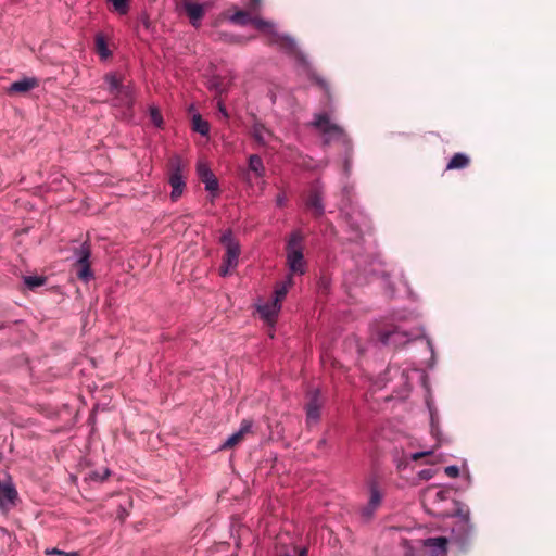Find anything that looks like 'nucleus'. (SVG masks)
I'll return each mask as SVG.
<instances>
[{
    "label": "nucleus",
    "mask_w": 556,
    "mask_h": 556,
    "mask_svg": "<svg viewBox=\"0 0 556 556\" xmlns=\"http://www.w3.org/2000/svg\"><path fill=\"white\" fill-rule=\"evenodd\" d=\"M315 86L320 88L326 97L327 111L315 113V135L320 140L323 148L340 144L343 150L352 149V140L345 129L333 118V99L329 83L321 76L315 74Z\"/></svg>",
    "instance_id": "obj_1"
},
{
    "label": "nucleus",
    "mask_w": 556,
    "mask_h": 556,
    "mask_svg": "<svg viewBox=\"0 0 556 556\" xmlns=\"http://www.w3.org/2000/svg\"><path fill=\"white\" fill-rule=\"evenodd\" d=\"M256 29L271 36V43L291 56L299 67H307L308 61L306 56L299 50L296 42L292 37L277 31L276 24L262 17H252V22Z\"/></svg>",
    "instance_id": "obj_2"
},
{
    "label": "nucleus",
    "mask_w": 556,
    "mask_h": 556,
    "mask_svg": "<svg viewBox=\"0 0 556 556\" xmlns=\"http://www.w3.org/2000/svg\"><path fill=\"white\" fill-rule=\"evenodd\" d=\"M456 509L450 514V517L458 518L455 526L452 528L453 540L462 547L465 548L469 545L473 526L470 522L469 508L463 503L455 501Z\"/></svg>",
    "instance_id": "obj_3"
},
{
    "label": "nucleus",
    "mask_w": 556,
    "mask_h": 556,
    "mask_svg": "<svg viewBox=\"0 0 556 556\" xmlns=\"http://www.w3.org/2000/svg\"><path fill=\"white\" fill-rule=\"evenodd\" d=\"M220 243L225 247V255L219 267V275L227 277L233 271L239 264L240 244L235 238L232 230L227 229L219 238Z\"/></svg>",
    "instance_id": "obj_4"
},
{
    "label": "nucleus",
    "mask_w": 556,
    "mask_h": 556,
    "mask_svg": "<svg viewBox=\"0 0 556 556\" xmlns=\"http://www.w3.org/2000/svg\"><path fill=\"white\" fill-rule=\"evenodd\" d=\"M287 263L293 274H304L303 236L301 231H292L286 247Z\"/></svg>",
    "instance_id": "obj_5"
},
{
    "label": "nucleus",
    "mask_w": 556,
    "mask_h": 556,
    "mask_svg": "<svg viewBox=\"0 0 556 556\" xmlns=\"http://www.w3.org/2000/svg\"><path fill=\"white\" fill-rule=\"evenodd\" d=\"M366 486L368 490V501L359 509V516L363 521L368 522L375 517L376 511L382 505L384 498V490L376 477L369 478L366 482Z\"/></svg>",
    "instance_id": "obj_6"
},
{
    "label": "nucleus",
    "mask_w": 556,
    "mask_h": 556,
    "mask_svg": "<svg viewBox=\"0 0 556 556\" xmlns=\"http://www.w3.org/2000/svg\"><path fill=\"white\" fill-rule=\"evenodd\" d=\"M91 247L88 241L83 242L78 248L73 250V260L75 266L78 267L77 277L84 282H89L94 278V274L90 264Z\"/></svg>",
    "instance_id": "obj_7"
},
{
    "label": "nucleus",
    "mask_w": 556,
    "mask_h": 556,
    "mask_svg": "<svg viewBox=\"0 0 556 556\" xmlns=\"http://www.w3.org/2000/svg\"><path fill=\"white\" fill-rule=\"evenodd\" d=\"M376 337L383 346H393L395 349L404 346L414 340L412 333L401 329L399 326L377 329Z\"/></svg>",
    "instance_id": "obj_8"
},
{
    "label": "nucleus",
    "mask_w": 556,
    "mask_h": 556,
    "mask_svg": "<svg viewBox=\"0 0 556 556\" xmlns=\"http://www.w3.org/2000/svg\"><path fill=\"white\" fill-rule=\"evenodd\" d=\"M168 184L172 187L170 201L177 202L185 192L186 178L184 175V164L179 156H175L170 161V170L168 176Z\"/></svg>",
    "instance_id": "obj_9"
},
{
    "label": "nucleus",
    "mask_w": 556,
    "mask_h": 556,
    "mask_svg": "<svg viewBox=\"0 0 556 556\" xmlns=\"http://www.w3.org/2000/svg\"><path fill=\"white\" fill-rule=\"evenodd\" d=\"M18 501V493L12 480L7 473L3 480H0V511L7 513L13 508Z\"/></svg>",
    "instance_id": "obj_10"
},
{
    "label": "nucleus",
    "mask_w": 556,
    "mask_h": 556,
    "mask_svg": "<svg viewBox=\"0 0 556 556\" xmlns=\"http://www.w3.org/2000/svg\"><path fill=\"white\" fill-rule=\"evenodd\" d=\"M197 174L204 184L205 190L210 193L211 201H214L219 194V182L212 169L205 164L197 166Z\"/></svg>",
    "instance_id": "obj_11"
},
{
    "label": "nucleus",
    "mask_w": 556,
    "mask_h": 556,
    "mask_svg": "<svg viewBox=\"0 0 556 556\" xmlns=\"http://www.w3.org/2000/svg\"><path fill=\"white\" fill-rule=\"evenodd\" d=\"M114 105L131 109L135 104V89L132 85H124L116 93H113Z\"/></svg>",
    "instance_id": "obj_12"
},
{
    "label": "nucleus",
    "mask_w": 556,
    "mask_h": 556,
    "mask_svg": "<svg viewBox=\"0 0 556 556\" xmlns=\"http://www.w3.org/2000/svg\"><path fill=\"white\" fill-rule=\"evenodd\" d=\"M448 540L445 536L428 538L422 540V546L429 548L431 556H444L447 553Z\"/></svg>",
    "instance_id": "obj_13"
},
{
    "label": "nucleus",
    "mask_w": 556,
    "mask_h": 556,
    "mask_svg": "<svg viewBox=\"0 0 556 556\" xmlns=\"http://www.w3.org/2000/svg\"><path fill=\"white\" fill-rule=\"evenodd\" d=\"M184 9L189 16L192 26L199 27L205 13L204 5L198 2L185 1Z\"/></svg>",
    "instance_id": "obj_14"
},
{
    "label": "nucleus",
    "mask_w": 556,
    "mask_h": 556,
    "mask_svg": "<svg viewBox=\"0 0 556 556\" xmlns=\"http://www.w3.org/2000/svg\"><path fill=\"white\" fill-rule=\"evenodd\" d=\"M38 86V79L36 77H24L22 79L13 81L9 88L10 93H22L27 92Z\"/></svg>",
    "instance_id": "obj_15"
},
{
    "label": "nucleus",
    "mask_w": 556,
    "mask_h": 556,
    "mask_svg": "<svg viewBox=\"0 0 556 556\" xmlns=\"http://www.w3.org/2000/svg\"><path fill=\"white\" fill-rule=\"evenodd\" d=\"M280 308V304H276L275 302L271 301L260 305L257 307V311L265 320L271 321L277 317Z\"/></svg>",
    "instance_id": "obj_16"
},
{
    "label": "nucleus",
    "mask_w": 556,
    "mask_h": 556,
    "mask_svg": "<svg viewBox=\"0 0 556 556\" xmlns=\"http://www.w3.org/2000/svg\"><path fill=\"white\" fill-rule=\"evenodd\" d=\"M470 163V159L463 152L455 153L446 164V170L464 169Z\"/></svg>",
    "instance_id": "obj_17"
},
{
    "label": "nucleus",
    "mask_w": 556,
    "mask_h": 556,
    "mask_svg": "<svg viewBox=\"0 0 556 556\" xmlns=\"http://www.w3.org/2000/svg\"><path fill=\"white\" fill-rule=\"evenodd\" d=\"M192 129L201 136H207L210 134V124L203 119L202 116L197 113L192 116Z\"/></svg>",
    "instance_id": "obj_18"
},
{
    "label": "nucleus",
    "mask_w": 556,
    "mask_h": 556,
    "mask_svg": "<svg viewBox=\"0 0 556 556\" xmlns=\"http://www.w3.org/2000/svg\"><path fill=\"white\" fill-rule=\"evenodd\" d=\"M96 50L102 60H106L111 55V51L108 47L106 40L102 34L96 36Z\"/></svg>",
    "instance_id": "obj_19"
},
{
    "label": "nucleus",
    "mask_w": 556,
    "mask_h": 556,
    "mask_svg": "<svg viewBox=\"0 0 556 556\" xmlns=\"http://www.w3.org/2000/svg\"><path fill=\"white\" fill-rule=\"evenodd\" d=\"M249 168L256 174L257 177H263L265 174V167L263 160L257 154L249 156Z\"/></svg>",
    "instance_id": "obj_20"
},
{
    "label": "nucleus",
    "mask_w": 556,
    "mask_h": 556,
    "mask_svg": "<svg viewBox=\"0 0 556 556\" xmlns=\"http://www.w3.org/2000/svg\"><path fill=\"white\" fill-rule=\"evenodd\" d=\"M104 81L108 84L110 93H116L124 86L115 73L106 74Z\"/></svg>",
    "instance_id": "obj_21"
},
{
    "label": "nucleus",
    "mask_w": 556,
    "mask_h": 556,
    "mask_svg": "<svg viewBox=\"0 0 556 556\" xmlns=\"http://www.w3.org/2000/svg\"><path fill=\"white\" fill-rule=\"evenodd\" d=\"M229 21L233 24L245 26L251 24L252 16L245 11H237L229 17Z\"/></svg>",
    "instance_id": "obj_22"
},
{
    "label": "nucleus",
    "mask_w": 556,
    "mask_h": 556,
    "mask_svg": "<svg viewBox=\"0 0 556 556\" xmlns=\"http://www.w3.org/2000/svg\"><path fill=\"white\" fill-rule=\"evenodd\" d=\"M266 131L265 127L258 123H255L252 127V136L254 140L264 146L265 144V138L264 132Z\"/></svg>",
    "instance_id": "obj_23"
},
{
    "label": "nucleus",
    "mask_w": 556,
    "mask_h": 556,
    "mask_svg": "<svg viewBox=\"0 0 556 556\" xmlns=\"http://www.w3.org/2000/svg\"><path fill=\"white\" fill-rule=\"evenodd\" d=\"M325 212L321 193L317 188V181L315 180V218L321 216Z\"/></svg>",
    "instance_id": "obj_24"
},
{
    "label": "nucleus",
    "mask_w": 556,
    "mask_h": 556,
    "mask_svg": "<svg viewBox=\"0 0 556 556\" xmlns=\"http://www.w3.org/2000/svg\"><path fill=\"white\" fill-rule=\"evenodd\" d=\"M149 114H150L151 122L154 124V126L157 128H162L164 121H163L162 114L160 113L159 109L156 106H150Z\"/></svg>",
    "instance_id": "obj_25"
},
{
    "label": "nucleus",
    "mask_w": 556,
    "mask_h": 556,
    "mask_svg": "<svg viewBox=\"0 0 556 556\" xmlns=\"http://www.w3.org/2000/svg\"><path fill=\"white\" fill-rule=\"evenodd\" d=\"M352 153L353 148L351 150H344V159H343V172L346 177L351 175L352 170Z\"/></svg>",
    "instance_id": "obj_26"
},
{
    "label": "nucleus",
    "mask_w": 556,
    "mask_h": 556,
    "mask_svg": "<svg viewBox=\"0 0 556 556\" xmlns=\"http://www.w3.org/2000/svg\"><path fill=\"white\" fill-rule=\"evenodd\" d=\"M24 282L28 288L33 289L42 286L45 283V278L40 276H25Z\"/></svg>",
    "instance_id": "obj_27"
},
{
    "label": "nucleus",
    "mask_w": 556,
    "mask_h": 556,
    "mask_svg": "<svg viewBox=\"0 0 556 556\" xmlns=\"http://www.w3.org/2000/svg\"><path fill=\"white\" fill-rule=\"evenodd\" d=\"M119 14H126L129 9L128 0H109Z\"/></svg>",
    "instance_id": "obj_28"
},
{
    "label": "nucleus",
    "mask_w": 556,
    "mask_h": 556,
    "mask_svg": "<svg viewBox=\"0 0 556 556\" xmlns=\"http://www.w3.org/2000/svg\"><path fill=\"white\" fill-rule=\"evenodd\" d=\"M253 426H254V422L252 419H243L241 422H240V426H239V429L237 430V432L243 437L250 432H252V429H253Z\"/></svg>",
    "instance_id": "obj_29"
},
{
    "label": "nucleus",
    "mask_w": 556,
    "mask_h": 556,
    "mask_svg": "<svg viewBox=\"0 0 556 556\" xmlns=\"http://www.w3.org/2000/svg\"><path fill=\"white\" fill-rule=\"evenodd\" d=\"M45 554L48 556H79L77 552H65L56 547L47 548Z\"/></svg>",
    "instance_id": "obj_30"
},
{
    "label": "nucleus",
    "mask_w": 556,
    "mask_h": 556,
    "mask_svg": "<svg viewBox=\"0 0 556 556\" xmlns=\"http://www.w3.org/2000/svg\"><path fill=\"white\" fill-rule=\"evenodd\" d=\"M242 437L236 431L233 432L231 435H229L227 438V440L222 444L220 448L224 450V448H229L231 446H233L235 444H237L239 442V440L241 439Z\"/></svg>",
    "instance_id": "obj_31"
},
{
    "label": "nucleus",
    "mask_w": 556,
    "mask_h": 556,
    "mask_svg": "<svg viewBox=\"0 0 556 556\" xmlns=\"http://www.w3.org/2000/svg\"><path fill=\"white\" fill-rule=\"evenodd\" d=\"M287 285H282L280 288H277L275 290V298L273 300V302H275L276 304H280V302L283 300V298L286 296L287 294Z\"/></svg>",
    "instance_id": "obj_32"
},
{
    "label": "nucleus",
    "mask_w": 556,
    "mask_h": 556,
    "mask_svg": "<svg viewBox=\"0 0 556 556\" xmlns=\"http://www.w3.org/2000/svg\"><path fill=\"white\" fill-rule=\"evenodd\" d=\"M307 396H309L308 401L305 404V413H306V421L307 424L313 420V395L307 392Z\"/></svg>",
    "instance_id": "obj_33"
},
{
    "label": "nucleus",
    "mask_w": 556,
    "mask_h": 556,
    "mask_svg": "<svg viewBox=\"0 0 556 556\" xmlns=\"http://www.w3.org/2000/svg\"><path fill=\"white\" fill-rule=\"evenodd\" d=\"M330 279L323 276L320 277L318 283H317V288H318V292H324V293H327L329 288H330Z\"/></svg>",
    "instance_id": "obj_34"
},
{
    "label": "nucleus",
    "mask_w": 556,
    "mask_h": 556,
    "mask_svg": "<svg viewBox=\"0 0 556 556\" xmlns=\"http://www.w3.org/2000/svg\"><path fill=\"white\" fill-rule=\"evenodd\" d=\"M444 472L450 478H457L459 476V468L456 465H450L445 467Z\"/></svg>",
    "instance_id": "obj_35"
},
{
    "label": "nucleus",
    "mask_w": 556,
    "mask_h": 556,
    "mask_svg": "<svg viewBox=\"0 0 556 556\" xmlns=\"http://www.w3.org/2000/svg\"><path fill=\"white\" fill-rule=\"evenodd\" d=\"M307 549L304 547H294L291 552H286L282 556H306Z\"/></svg>",
    "instance_id": "obj_36"
},
{
    "label": "nucleus",
    "mask_w": 556,
    "mask_h": 556,
    "mask_svg": "<svg viewBox=\"0 0 556 556\" xmlns=\"http://www.w3.org/2000/svg\"><path fill=\"white\" fill-rule=\"evenodd\" d=\"M275 203L278 207H282L286 205L287 203V197L283 192L281 193H278L276 199H275Z\"/></svg>",
    "instance_id": "obj_37"
},
{
    "label": "nucleus",
    "mask_w": 556,
    "mask_h": 556,
    "mask_svg": "<svg viewBox=\"0 0 556 556\" xmlns=\"http://www.w3.org/2000/svg\"><path fill=\"white\" fill-rule=\"evenodd\" d=\"M217 109H218L219 114H220L225 119H228V118H229L228 111H227V109H226L225 104L223 103V101H218V102H217Z\"/></svg>",
    "instance_id": "obj_38"
},
{
    "label": "nucleus",
    "mask_w": 556,
    "mask_h": 556,
    "mask_svg": "<svg viewBox=\"0 0 556 556\" xmlns=\"http://www.w3.org/2000/svg\"><path fill=\"white\" fill-rule=\"evenodd\" d=\"M109 475H110V470L105 469L103 475L100 476L98 472H92L90 475V477L92 480L103 481Z\"/></svg>",
    "instance_id": "obj_39"
},
{
    "label": "nucleus",
    "mask_w": 556,
    "mask_h": 556,
    "mask_svg": "<svg viewBox=\"0 0 556 556\" xmlns=\"http://www.w3.org/2000/svg\"><path fill=\"white\" fill-rule=\"evenodd\" d=\"M432 454V451H421V452H416V453H413L410 455V459L413 460H417L424 456H427V455H431Z\"/></svg>",
    "instance_id": "obj_40"
},
{
    "label": "nucleus",
    "mask_w": 556,
    "mask_h": 556,
    "mask_svg": "<svg viewBox=\"0 0 556 556\" xmlns=\"http://www.w3.org/2000/svg\"><path fill=\"white\" fill-rule=\"evenodd\" d=\"M319 394V390L315 388V407H314V410H315V421H317V419L319 418V406L317 405V396Z\"/></svg>",
    "instance_id": "obj_41"
},
{
    "label": "nucleus",
    "mask_w": 556,
    "mask_h": 556,
    "mask_svg": "<svg viewBox=\"0 0 556 556\" xmlns=\"http://www.w3.org/2000/svg\"><path fill=\"white\" fill-rule=\"evenodd\" d=\"M140 22L141 24L143 25V27L146 29H149L151 27V22H150V18L147 14H143L141 17H140Z\"/></svg>",
    "instance_id": "obj_42"
},
{
    "label": "nucleus",
    "mask_w": 556,
    "mask_h": 556,
    "mask_svg": "<svg viewBox=\"0 0 556 556\" xmlns=\"http://www.w3.org/2000/svg\"><path fill=\"white\" fill-rule=\"evenodd\" d=\"M305 205L308 208L313 207V193L306 195Z\"/></svg>",
    "instance_id": "obj_43"
},
{
    "label": "nucleus",
    "mask_w": 556,
    "mask_h": 556,
    "mask_svg": "<svg viewBox=\"0 0 556 556\" xmlns=\"http://www.w3.org/2000/svg\"><path fill=\"white\" fill-rule=\"evenodd\" d=\"M327 444H328V440H327V438H325V437H324V438H321V439L318 441L317 447H318V448H324V447H326V446H327Z\"/></svg>",
    "instance_id": "obj_44"
},
{
    "label": "nucleus",
    "mask_w": 556,
    "mask_h": 556,
    "mask_svg": "<svg viewBox=\"0 0 556 556\" xmlns=\"http://www.w3.org/2000/svg\"><path fill=\"white\" fill-rule=\"evenodd\" d=\"M352 190H353V187L345 186V187L343 188V193H344L346 197H349V195H350V193L352 192Z\"/></svg>",
    "instance_id": "obj_45"
},
{
    "label": "nucleus",
    "mask_w": 556,
    "mask_h": 556,
    "mask_svg": "<svg viewBox=\"0 0 556 556\" xmlns=\"http://www.w3.org/2000/svg\"><path fill=\"white\" fill-rule=\"evenodd\" d=\"M437 497H438V498H440V500H443V498H444V493H443V491H439V492L437 493Z\"/></svg>",
    "instance_id": "obj_46"
},
{
    "label": "nucleus",
    "mask_w": 556,
    "mask_h": 556,
    "mask_svg": "<svg viewBox=\"0 0 556 556\" xmlns=\"http://www.w3.org/2000/svg\"><path fill=\"white\" fill-rule=\"evenodd\" d=\"M431 427H432V432L434 433V431H437V427L434 426L433 417H431Z\"/></svg>",
    "instance_id": "obj_47"
},
{
    "label": "nucleus",
    "mask_w": 556,
    "mask_h": 556,
    "mask_svg": "<svg viewBox=\"0 0 556 556\" xmlns=\"http://www.w3.org/2000/svg\"><path fill=\"white\" fill-rule=\"evenodd\" d=\"M421 473H425L426 478H429L428 472H425V470H421Z\"/></svg>",
    "instance_id": "obj_48"
},
{
    "label": "nucleus",
    "mask_w": 556,
    "mask_h": 556,
    "mask_svg": "<svg viewBox=\"0 0 556 556\" xmlns=\"http://www.w3.org/2000/svg\"><path fill=\"white\" fill-rule=\"evenodd\" d=\"M421 473H425L426 478H429L428 472H425V470H421Z\"/></svg>",
    "instance_id": "obj_49"
},
{
    "label": "nucleus",
    "mask_w": 556,
    "mask_h": 556,
    "mask_svg": "<svg viewBox=\"0 0 556 556\" xmlns=\"http://www.w3.org/2000/svg\"><path fill=\"white\" fill-rule=\"evenodd\" d=\"M421 473H425L426 478H429L428 472H425V470H421Z\"/></svg>",
    "instance_id": "obj_50"
},
{
    "label": "nucleus",
    "mask_w": 556,
    "mask_h": 556,
    "mask_svg": "<svg viewBox=\"0 0 556 556\" xmlns=\"http://www.w3.org/2000/svg\"><path fill=\"white\" fill-rule=\"evenodd\" d=\"M261 0H253L255 4H258Z\"/></svg>",
    "instance_id": "obj_51"
}]
</instances>
